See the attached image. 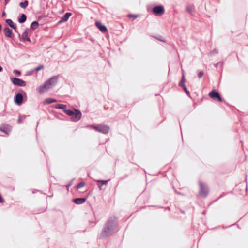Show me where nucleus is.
<instances>
[{
	"label": "nucleus",
	"mask_w": 248,
	"mask_h": 248,
	"mask_svg": "<svg viewBox=\"0 0 248 248\" xmlns=\"http://www.w3.org/2000/svg\"><path fill=\"white\" fill-rule=\"evenodd\" d=\"M58 81V76H53L46 81L43 85L38 87L37 88V90L41 94L45 91L52 88V87L57 83Z\"/></svg>",
	"instance_id": "obj_1"
},
{
	"label": "nucleus",
	"mask_w": 248,
	"mask_h": 248,
	"mask_svg": "<svg viewBox=\"0 0 248 248\" xmlns=\"http://www.w3.org/2000/svg\"><path fill=\"white\" fill-rule=\"evenodd\" d=\"M200 186V191L199 195L202 197H205L207 196L208 193V188L206 185L203 184L202 182H199Z\"/></svg>",
	"instance_id": "obj_2"
},
{
	"label": "nucleus",
	"mask_w": 248,
	"mask_h": 248,
	"mask_svg": "<svg viewBox=\"0 0 248 248\" xmlns=\"http://www.w3.org/2000/svg\"><path fill=\"white\" fill-rule=\"evenodd\" d=\"M209 96L214 100H217L219 102L222 101V99L216 90H212L209 93Z\"/></svg>",
	"instance_id": "obj_3"
},
{
	"label": "nucleus",
	"mask_w": 248,
	"mask_h": 248,
	"mask_svg": "<svg viewBox=\"0 0 248 248\" xmlns=\"http://www.w3.org/2000/svg\"><path fill=\"white\" fill-rule=\"evenodd\" d=\"M11 81L13 84L16 86L20 87L26 86V82L20 78H11Z\"/></svg>",
	"instance_id": "obj_4"
},
{
	"label": "nucleus",
	"mask_w": 248,
	"mask_h": 248,
	"mask_svg": "<svg viewBox=\"0 0 248 248\" xmlns=\"http://www.w3.org/2000/svg\"><path fill=\"white\" fill-rule=\"evenodd\" d=\"M153 11L154 13L156 15H162L165 12L164 7L162 5L155 6Z\"/></svg>",
	"instance_id": "obj_5"
},
{
	"label": "nucleus",
	"mask_w": 248,
	"mask_h": 248,
	"mask_svg": "<svg viewBox=\"0 0 248 248\" xmlns=\"http://www.w3.org/2000/svg\"><path fill=\"white\" fill-rule=\"evenodd\" d=\"M82 114L81 112L77 109H74V114L73 115L71 119L72 121L74 122H77L79 121L81 118Z\"/></svg>",
	"instance_id": "obj_6"
},
{
	"label": "nucleus",
	"mask_w": 248,
	"mask_h": 248,
	"mask_svg": "<svg viewBox=\"0 0 248 248\" xmlns=\"http://www.w3.org/2000/svg\"><path fill=\"white\" fill-rule=\"evenodd\" d=\"M109 131V127L106 125H99L98 132L103 134H107Z\"/></svg>",
	"instance_id": "obj_7"
},
{
	"label": "nucleus",
	"mask_w": 248,
	"mask_h": 248,
	"mask_svg": "<svg viewBox=\"0 0 248 248\" xmlns=\"http://www.w3.org/2000/svg\"><path fill=\"white\" fill-rule=\"evenodd\" d=\"M15 103L18 105H20L23 101V96L21 93H17L14 98Z\"/></svg>",
	"instance_id": "obj_8"
},
{
	"label": "nucleus",
	"mask_w": 248,
	"mask_h": 248,
	"mask_svg": "<svg viewBox=\"0 0 248 248\" xmlns=\"http://www.w3.org/2000/svg\"><path fill=\"white\" fill-rule=\"evenodd\" d=\"M30 32V29L28 28L25 29L23 33L22 34V39L24 41H30V39L28 37V35Z\"/></svg>",
	"instance_id": "obj_9"
},
{
	"label": "nucleus",
	"mask_w": 248,
	"mask_h": 248,
	"mask_svg": "<svg viewBox=\"0 0 248 248\" xmlns=\"http://www.w3.org/2000/svg\"><path fill=\"white\" fill-rule=\"evenodd\" d=\"M113 230V228L112 225L110 224L109 225H108V227L104 229V231L102 232V235L104 236H107L110 232H111Z\"/></svg>",
	"instance_id": "obj_10"
},
{
	"label": "nucleus",
	"mask_w": 248,
	"mask_h": 248,
	"mask_svg": "<svg viewBox=\"0 0 248 248\" xmlns=\"http://www.w3.org/2000/svg\"><path fill=\"white\" fill-rule=\"evenodd\" d=\"M95 25L101 31L104 32L107 31V27L101 24L100 22H96Z\"/></svg>",
	"instance_id": "obj_11"
},
{
	"label": "nucleus",
	"mask_w": 248,
	"mask_h": 248,
	"mask_svg": "<svg viewBox=\"0 0 248 248\" xmlns=\"http://www.w3.org/2000/svg\"><path fill=\"white\" fill-rule=\"evenodd\" d=\"M6 23L12 29H13L16 32V26L13 23L12 20L10 19H8L6 20Z\"/></svg>",
	"instance_id": "obj_12"
},
{
	"label": "nucleus",
	"mask_w": 248,
	"mask_h": 248,
	"mask_svg": "<svg viewBox=\"0 0 248 248\" xmlns=\"http://www.w3.org/2000/svg\"><path fill=\"white\" fill-rule=\"evenodd\" d=\"M86 200V199L84 198H76L74 200V202L76 204H81L84 203Z\"/></svg>",
	"instance_id": "obj_13"
},
{
	"label": "nucleus",
	"mask_w": 248,
	"mask_h": 248,
	"mask_svg": "<svg viewBox=\"0 0 248 248\" xmlns=\"http://www.w3.org/2000/svg\"><path fill=\"white\" fill-rule=\"evenodd\" d=\"M71 15V14L70 13H66L61 18L59 22H63L66 21L70 16Z\"/></svg>",
	"instance_id": "obj_14"
},
{
	"label": "nucleus",
	"mask_w": 248,
	"mask_h": 248,
	"mask_svg": "<svg viewBox=\"0 0 248 248\" xmlns=\"http://www.w3.org/2000/svg\"><path fill=\"white\" fill-rule=\"evenodd\" d=\"M3 32L4 35L7 37H11L12 36V31L8 28H5L3 29Z\"/></svg>",
	"instance_id": "obj_15"
},
{
	"label": "nucleus",
	"mask_w": 248,
	"mask_h": 248,
	"mask_svg": "<svg viewBox=\"0 0 248 248\" xmlns=\"http://www.w3.org/2000/svg\"><path fill=\"white\" fill-rule=\"evenodd\" d=\"M11 129V127L8 125L4 126L3 128H0V131L8 134Z\"/></svg>",
	"instance_id": "obj_16"
},
{
	"label": "nucleus",
	"mask_w": 248,
	"mask_h": 248,
	"mask_svg": "<svg viewBox=\"0 0 248 248\" xmlns=\"http://www.w3.org/2000/svg\"><path fill=\"white\" fill-rule=\"evenodd\" d=\"M56 102V99H53V98H48L46 99L43 102V104H50V103H53V102Z\"/></svg>",
	"instance_id": "obj_17"
},
{
	"label": "nucleus",
	"mask_w": 248,
	"mask_h": 248,
	"mask_svg": "<svg viewBox=\"0 0 248 248\" xmlns=\"http://www.w3.org/2000/svg\"><path fill=\"white\" fill-rule=\"evenodd\" d=\"M108 182V180H97L98 186L101 188L103 185H106Z\"/></svg>",
	"instance_id": "obj_18"
},
{
	"label": "nucleus",
	"mask_w": 248,
	"mask_h": 248,
	"mask_svg": "<svg viewBox=\"0 0 248 248\" xmlns=\"http://www.w3.org/2000/svg\"><path fill=\"white\" fill-rule=\"evenodd\" d=\"M26 20V16L25 14H22L21 17L18 19V21L22 23H24Z\"/></svg>",
	"instance_id": "obj_19"
},
{
	"label": "nucleus",
	"mask_w": 248,
	"mask_h": 248,
	"mask_svg": "<svg viewBox=\"0 0 248 248\" xmlns=\"http://www.w3.org/2000/svg\"><path fill=\"white\" fill-rule=\"evenodd\" d=\"M38 26H39V24H38V22L33 21L31 23V28L33 30H35L38 27Z\"/></svg>",
	"instance_id": "obj_20"
},
{
	"label": "nucleus",
	"mask_w": 248,
	"mask_h": 248,
	"mask_svg": "<svg viewBox=\"0 0 248 248\" xmlns=\"http://www.w3.org/2000/svg\"><path fill=\"white\" fill-rule=\"evenodd\" d=\"M64 111L69 116H72L74 115V111L70 110V109H64Z\"/></svg>",
	"instance_id": "obj_21"
},
{
	"label": "nucleus",
	"mask_w": 248,
	"mask_h": 248,
	"mask_svg": "<svg viewBox=\"0 0 248 248\" xmlns=\"http://www.w3.org/2000/svg\"><path fill=\"white\" fill-rule=\"evenodd\" d=\"M19 5L21 7L25 8L28 5V1L27 0H25L23 2H21Z\"/></svg>",
	"instance_id": "obj_22"
},
{
	"label": "nucleus",
	"mask_w": 248,
	"mask_h": 248,
	"mask_svg": "<svg viewBox=\"0 0 248 248\" xmlns=\"http://www.w3.org/2000/svg\"><path fill=\"white\" fill-rule=\"evenodd\" d=\"M186 11L190 14H191L193 12V6L189 5L186 7Z\"/></svg>",
	"instance_id": "obj_23"
},
{
	"label": "nucleus",
	"mask_w": 248,
	"mask_h": 248,
	"mask_svg": "<svg viewBox=\"0 0 248 248\" xmlns=\"http://www.w3.org/2000/svg\"><path fill=\"white\" fill-rule=\"evenodd\" d=\"M66 107V105L63 104H57L55 107L56 108L58 109H65Z\"/></svg>",
	"instance_id": "obj_24"
},
{
	"label": "nucleus",
	"mask_w": 248,
	"mask_h": 248,
	"mask_svg": "<svg viewBox=\"0 0 248 248\" xmlns=\"http://www.w3.org/2000/svg\"><path fill=\"white\" fill-rule=\"evenodd\" d=\"M185 77H184V74L183 73L182 79L179 83V85L181 86H183V85H185Z\"/></svg>",
	"instance_id": "obj_25"
},
{
	"label": "nucleus",
	"mask_w": 248,
	"mask_h": 248,
	"mask_svg": "<svg viewBox=\"0 0 248 248\" xmlns=\"http://www.w3.org/2000/svg\"><path fill=\"white\" fill-rule=\"evenodd\" d=\"M26 118V116L23 115V116H21L20 115L18 116V118L17 120V122L19 124H20L22 122V119H25Z\"/></svg>",
	"instance_id": "obj_26"
},
{
	"label": "nucleus",
	"mask_w": 248,
	"mask_h": 248,
	"mask_svg": "<svg viewBox=\"0 0 248 248\" xmlns=\"http://www.w3.org/2000/svg\"><path fill=\"white\" fill-rule=\"evenodd\" d=\"M85 185V183L84 182H80L78 185V186H77V189H79L81 187H83V186H84Z\"/></svg>",
	"instance_id": "obj_27"
},
{
	"label": "nucleus",
	"mask_w": 248,
	"mask_h": 248,
	"mask_svg": "<svg viewBox=\"0 0 248 248\" xmlns=\"http://www.w3.org/2000/svg\"><path fill=\"white\" fill-rule=\"evenodd\" d=\"M44 68V66L43 65H40L39 66H38L37 67H36L35 69V70L37 72L40 70H42L43 69V68Z\"/></svg>",
	"instance_id": "obj_28"
},
{
	"label": "nucleus",
	"mask_w": 248,
	"mask_h": 248,
	"mask_svg": "<svg viewBox=\"0 0 248 248\" xmlns=\"http://www.w3.org/2000/svg\"><path fill=\"white\" fill-rule=\"evenodd\" d=\"M128 17H131L135 19L138 17V16L136 15H129Z\"/></svg>",
	"instance_id": "obj_29"
},
{
	"label": "nucleus",
	"mask_w": 248,
	"mask_h": 248,
	"mask_svg": "<svg viewBox=\"0 0 248 248\" xmlns=\"http://www.w3.org/2000/svg\"><path fill=\"white\" fill-rule=\"evenodd\" d=\"M14 73L15 74L17 75H20V72L19 71L17 70H15L14 71Z\"/></svg>",
	"instance_id": "obj_30"
},
{
	"label": "nucleus",
	"mask_w": 248,
	"mask_h": 248,
	"mask_svg": "<svg viewBox=\"0 0 248 248\" xmlns=\"http://www.w3.org/2000/svg\"><path fill=\"white\" fill-rule=\"evenodd\" d=\"M203 75V73L202 71L200 72L198 75L199 78H201Z\"/></svg>",
	"instance_id": "obj_31"
},
{
	"label": "nucleus",
	"mask_w": 248,
	"mask_h": 248,
	"mask_svg": "<svg viewBox=\"0 0 248 248\" xmlns=\"http://www.w3.org/2000/svg\"><path fill=\"white\" fill-rule=\"evenodd\" d=\"M72 183H73V180L69 182V183L66 185V187L67 188L69 187V186H70L72 185Z\"/></svg>",
	"instance_id": "obj_32"
},
{
	"label": "nucleus",
	"mask_w": 248,
	"mask_h": 248,
	"mask_svg": "<svg viewBox=\"0 0 248 248\" xmlns=\"http://www.w3.org/2000/svg\"><path fill=\"white\" fill-rule=\"evenodd\" d=\"M93 129H94L95 131H98V132L99 125H97V126H94V127H93Z\"/></svg>",
	"instance_id": "obj_33"
},
{
	"label": "nucleus",
	"mask_w": 248,
	"mask_h": 248,
	"mask_svg": "<svg viewBox=\"0 0 248 248\" xmlns=\"http://www.w3.org/2000/svg\"><path fill=\"white\" fill-rule=\"evenodd\" d=\"M182 87H183V89H184L185 91H186V90H187V88H186V86L185 85H183V86H182Z\"/></svg>",
	"instance_id": "obj_34"
},
{
	"label": "nucleus",
	"mask_w": 248,
	"mask_h": 248,
	"mask_svg": "<svg viewBox=\"0 0 248 248\" xmlns=\"http://www.w3.org/2000/svg\"><path fill=\"white\" fill-rule=\"evenodd\" d=\"M4 202V201H3V199H2V198L1 196V195L0 194V203H2V202Z\"/></svg>",
	"instance_id": "obj_35"
},
{
	"label": "nucleus",
	"mask_w": 248,
	"mask_h": 248,
	"mask_svg": "<svg viewBox=\"0 0 248 248\" xmlns=\"http://www.w3.org/2000/svg\"><path fill=\"white\" fill-rule=\"evenodd\" d=\"M186 93H187V95H190V92L189 91L187 90L186 91Z\"/></svg>",
	"instance_id": "obj_36"
},
{
	"label": "nucleus",
	"mask_w": 248,
	"mask_h": 248,
	"mask_svg": "<svg viewBox=\"0 0 248 248\" xmlns=\"http://www.w3.org/2000/svg\"><path fill=\"white\" fill-rule=\"evenodd\" d=\"M89 126L90 128H91L92 129H93V127H94V125H89Z\"/></svg>",
	"instance_id": "obj_37"
},
{
	"label": "nucleus",
	"mask_w": 248,
	"mask_h": 248,
	"mask_svg": "<svg viewBox=\"0 0 248 248\" xmlns=\"http://www.w3.org/2000/svg\"><path fill=\"white\" fill-rule=\"evenodd\" d=\"M2 16H6V13L5 12H3L2 14Z\"/></svg>",
	"instance_id": "obj_38"
},
{
	"label": "nucleus",
	"mask_w": 248,
	"mask_h": 248,
	"mask_svg": "<svg viewBox=\"0 0 248 248\" xmlns=\"http://www.w3.org/2000/svg\"><path fill=\"white\" fill-rule=\"evenodd\" d=\"M10 1V0H5V4H7L9 2V1Z\"/></svg>",
	"instance_id": "obj_39"
},
{
	"label": "nucleus",
	"mask_w": 248,
	"mask_h": 248,
	"mask_svg": "<svg viewBox=\"0 0 248 248\" xmlns=\"http://www.w3.org/2000/svg\"><path fill=\"white\" fill-rule=\"evenodd\" d=\"M2 70V67H1V66L0 65V72H1Z\"/></svg>",
	"instance_id": "obj_40"
},
{
	"label": "nucleus",
	"mask_w": 248,
	"mask_h": 248,
	"mask_svg": "<svg viewBox=\"0 0 248 248\" xmlns=\"http://www.w3.org/2000/svg\"><path fill=\"white\" fill-rule=\"evenodd\" d=\"M1 25L0 24V33L1 32Z\"/></svg>",
	"instance_id": "obj_41"
}]
</instances>
